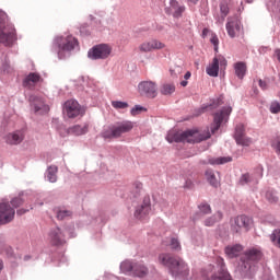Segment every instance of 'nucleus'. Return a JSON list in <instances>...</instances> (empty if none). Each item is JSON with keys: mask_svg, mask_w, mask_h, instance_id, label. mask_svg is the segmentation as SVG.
<instances>
[{"mask_svg": "<svg viewBox=\"0 0 280 280\" xmlns=\"http://www.w3.org/2000/svg\"><path fill=\"white\" fill-rule=\"evenodd\" d=\"M133 269H135V262H132L130 260H125L120 264V270L125 275H131L132 276Z\"/></svg>", "mask_w": 280, "mask_h": 280, "instance_id": "obj_31", "label": "nucleus"}, {"mask_svg": "<svg viewBox=\"0 0 280 280\" xmlns=\"http://www.w3.org/2000/svg\"><path fill=\"white\" fill-rule=\"evenodd\" d=\"M25 139V133L21 130L10 132L5 142L9 145H19L23 143V140Z\"/></svg>", "mask_w": 280, "mask_h": 280, "instance_id": "obj_19", "label": "nucleus"}, {"mask_svg": "<svg viewBox=\"0 0 280 280\" xmlns=\"http://www.w3.org/2000/svg\"><path fill=\"white\" fill-rule=\"evenodd\" d=\"M39 82H43V77H40V74L37 72H31L24 79L23 86H25L26 89H34V86H36V84H38Z\"/></svg>", "mask_w": 280, "mask_h": 280, "instance_id": "obj_20", "label": "nucleus"}, {"mask_svg": "<svg viewBox=\"0 0 280 280\" xmlns=\"http://www.w3.org/2000/svg\"><path fill=\"white\" fill-rule=\"evenodd\" d=\"M211 138L209 131L200 133L198 131L188 130V131H176L171 130L166 136V141L168 143H200V141H207Z\"/></svg>", "mask_w": 280, "mask_h": 280, "instance_id": "obj_2", "label": "nucleus"}, {"mask_svg": "<svg viewBox=\"0 0 280 280\" xmlns=\"http://www.w3.org/2000/svg\"><path fill=\"white\" fill-rule=\"evenodd\" d=\"M242 250H244V247H242V245L228 246L225 248V254L228 255V257H230V259H233V257H237L240 253H242Z\"/></svg>", "mask_w": 280, "mask_h": 280, "instance_id": "obj_27", "label": "nucleus"}, {"mask_svg": "<svg viewBox=\"0 0 280 280\" xmlns=\"http://www.w3.org/2000/svg\"><path fill=\"white\" fill-rule=\"evenodd\" d=\"M217 60L219 61V67H221V69H226L228 61L223 56H218Z\"/></svg>", "mask_w": 280, "mask_h": 280, "instance_id": "obj_45", "label": "nucleus"}, {"mask_svg": "<svg viewBox=\"0 0 280 280\" xmlns=\"http://www.w3.org/2000/svg\"><path fill=\"white\" fill-rule=\"evenodd\" d=\"M205 175L208 183H210L212 187H218V185H220V180L215 176V173L213 172V170H207Z\"/></svg>", "mask_w": 280, "mask_h": 280, "instance_id": "obj_28", "label": "nucleus"}, {"mask_svg": "<svg viewBox=\"0 0 280 280\" xmlns=\"http://www.w3.org/2000/svg\"><path fill=\"white\" fill-rule=\"evenodd\" d=\"M55 212L57 213V219L59 220H67V218H71L72 212L70 210H65L57 208L55 209Z\"/></svg>", "mask_w": 280, "mask_h": 280, "instance_id": "obj_33", "label": "nucleus"}, {"mask_svg": "<svg viewBox=\"0 0 280 280\" xmlns=\"http://www.w3.org/2000/svg\"><path fill=\"white\" fill-rule=\"evenodd\" d=\"M58 166L50 165L47 170V179L49 183H56L58 180Z\"/></svg>", "mask_w": 280, "mask_h": 280, "instance_id": "obj_30", "label": "nucleus"}, {"mask_svg": "<svg viewBox=\"0 0 280 280\" xmlns=\"http://www.w3.org/2000/svg\"><path fill=\"white\" fill-rule=\"evenodd\" d=\"M50 244L52 246H62L65 244V234L60 228H55L49 234Z\"/></svg>", "mask_w": 280, "mask_h": 280, "instance_id": "obj_18", "label": "nucleus"}, {"mask_svg": "<svg viewBox=\"0 0 280 280\" xmlns=\"http://www.w3.org/2000/svg\"><path fill=\"white\" fill-rule=\"evenodd\" d=\"M250 224H253L252 218H248L246 215H240L235 218L232 229L233 231H235V233H240L242 229H244V231H248V229H250Z\"/></svg>", "mask_w": 280, "mask_h": 280, "instance_id": "obj_16", "label": "nucleus"}, {"mask_svg": "<svg viewBox=\"0 0 280 280\" xmlns=\"http://www.w3.org/2000/svg\"><path fill=\"white\" fill-rule=\"evenodd\" d=\"M3 270V261L0 260V272Z\"/></svg>", "mask_w": 280, "mask_h": 280, "instance_id": "obj_54", "label": "nucleus"}, {"mask_svg": "<svg viewBox=\"0 0 280 280\" xmlns=\"http://www.w3.org/2000/svg\"><path fill=\"white\" fill-rule=\"evenodd\" d=\"M210 43L214 46V50L218 51V46L220 45V39L218 38V35H212Z\"/></svg>", "mask_w": 280, "mask_h": 280, "instance_id": "obj_46", "label": "nucleus"}, {"mask_svg": "<svg viewBox=\"0 0 280 280\" xmlns=\"http://www.w3.org/2000/svg\"><path fill=\"white\" fill-rule=\"evenodd\" d=\"M57 43L60 54V51H72V49H75V46L78 45V39H75V37L73 36L59 37L57 39Z\"/></svg>", "mask_w": 280, "mask_h": 280, "instance_id": "obj_15", "label": "nucleus"}, {"mask_svg": "<svg viewBox=\"0 0 280 280\" xmlns=\"http://www.w3.org/2000/svg\"><path fill=\"white\" fill-rule=\"evenodd\" d=\"M150 211H152V203L150 196H145L142 203L137 207L135 218H137V220H145L148 215H150Z\"/></svg>", "mask_w": 280, "mask_h": 280, "instance_id": "obj_12", "label": "nucleus"}, {"mask_svg": "<svg viewBox=\"0 0 280 280\" xmlns=\"http://www.w3.org/2000/svg\"><path fill=\"white\" fill-rule=\"evenodd\" d=\"M185 187H187V189H191V188L194 187V182H191V180H186Z\"/></svg>", "mask_w": 280, "mask_h": 280, "instance_id": "obj_49", "label": "nucleus"}, {"mask_svg": "<svg viewBox=\"0 0 280 280\" xmlns=\"http://www.w3.org/2000/svg\"><path fill=\"white\" fill-rule=\"evenodd\" d=\"M141 110H143L142 106L136 105L132 109H131V115L132 117H136V115H139V113H141Z\"/></svg>", "mask_w": 280, "mask_h": 280, "instance_id": "obj_47", "label": "nucleus"}, {"mask_svg": "<svg viewBox=\"0 0 280 280\" xmlns=\"http://www.w3.org/2000/svg\"><path fill=\"white\" fill-rule=\"evenodd\" d=\"M270 240H271L272 244H275V246L280 248V229L275 230L272 232V234L270 235Z\"/></svg>", "mask_w": 280, "mask_h": 280, "instance_id": "obj_36", "label": "nucleus"}, {"mask_svg": "<svg viewBox=\"0 0 280 280\" xmlns=\"http://www.w3.org/2000/svg\"><path fill=\"white\" fill-rule=\"evenodd\" d=\"M31 102H33V106L35 108V113H38L39 110H44L47 113L49 110V106L45 104V101L40 97L33 96L31 97Z\"/></svg>", "mask_w": 280, "mask_h": 280, "instance_id": "obj_24", "label": "nucleus"}, {"mask_svg": "<svg viewBox=\"0 0 280 280\" xmlns=\"http://www.w3.org/2000/svg\"><path fill=\"white\" fill-rule=\"evenodd\" d=\"M161 49H165V43L159 39L145 40L138 47V51H140V54H150L152 51H159Z\"/></svg>", "mask_w": 280, "mask_h": 280, "instance_id": "obj_11", "label": "nucleus"}, {"mask_svg": "<svg viewBox=\"0 0 280 280\" xmlns=\"http://www.w3.org/2000/svg\"><path fill=\"white\" fill-rule=\"evenodd\" d=\"M225 30L228 32V36L230 38H236V36H240L242 34V22L240 21L238 16H230L228 18V22L225 24Z\"/></svg>", "mask_w": 280, "mask_h": 280, "instance_id": "obj_8", "label": "nucleus"}, {"mask_svg": "<svg viewBox=\"0 0 280 280\" xmlns=\"http://www.w3.org/2000/svg\"><path fill=\"white\" fill-rule=\"evenodd\" d=\"M24 213H27V210L25 209L18 210V215H23Z\"/></svg>", "mask_w": 280, "mask_h": 280, "instance_id": "obj_52", "label": "nucleus"}, {"mask_svg": "<svg viewBox=\"0 0 280 280\" xmlns=\"http://www.w3.org/2000/svg\"><path fill=\"white\" fill-rule=\"evenodd\" d=\"M132 128H135V122L130 120H124L120 122H116L108 129H105L102 132V137L103 139H119V137H121L122 135L130 132Z\"/></svg>", "mask_w": 280, "mask_h": 280, "instance_id": "obj_5", "label": "nucleus"}, {"mask_svg": "<svg viewBox=\"0 0 280 280\" xmlns=\"http://www.w3.org/2000/svg\"><path fill=\"white\" fill-rule=\"evenodd\" d=\"M189 78H191V72L187 71L184 75V81L180 82V86H187L188 84L187 80H189Z\"/></svg>", "mask_w": 280, "mask_h": 280, "instance_id": "obj_48", "label": "nucleus"}, {"mask_svg": "<svg viewBox=\"0 0 280 280\" xmlns=\"http://www.w3.org/2000/svg\"><path fill=\"white\" fill-rule=\"evenodd\" d=\"M266 198H267L268 202H271V203H275V202H277V200H279L277 195H275V192H272V191H267Z\"/></svg>", "mask_w": 280, "mask_h": 280, "instance_id": "obj_40", "label": "nucleus"}, {"mask_svg": "<svg viewBox=\"0 0 280 280\" xmlns=\"http://www.w3.org/2000/svg\"><path fill=\"white\" fill-rule=\"evenodd\" d=\"M23 198H21V197H16V198H13L12 200H11V205H12V207H14L15 209H19V207H21L22 205H23Z\"/></svg>", "mask_w": 280, "mask_h": 280, "instance_id": "obj_41", "label": "nucleus"}, {"mask_svg": "<svg viewBox=\"0 0 280 280\" xmlns=\"http://www.w3.org/2000/svg\"><path fill=\"white\" fill-rule=\"evenodd\" d=\"M86 132H89V125H84V126L74 125L68 128V135H74L75 137L86 135Z\"/></svg>", "mask_w": 280, "mask_h": 280, "instance_id": "obj_22", "label": "nucleus"}, {"mask_svg": "<svg viewBox=\"0 0 280 280\" xmlns=\"http://www.w3.org/2000/svg\"><path fill=\"white\" fill-rule=\"evenodd\" d=\"M270 113H272L273 115H277V113H280V103L279 102L271 103Z\"/></svg>", "mask_w": 280, "mask_h": 280, "instance_id": "obj_43", "label": "nucleus"}, {"mask_svg": "<svg viewBox=\"0 0 280 280\" xmlns=\"http://www.w3.org/2000/svg\"><path fill=\"white\" fill-rule=\"evenodd\" d=\"M223 214L220 211H217L212 217L205 220L203 224L205 226H213L217 222H220L222 220Z\"/></svg>", "mask_w": 280, "mask_h": 280, "instance_id": "obj_29", "label": "nucleus"}, {"mask_svg": "<svg viewBox=\"0 0 280 280\" xmlns=\"http://www.w3.org/2000/svg\"><path fill=\"white\" fill-rule=\"evenodd\" d=\"M112 106L116 110H126V108H128L129 105L127 102L112 101Z\"/></svg>", "mask_w": 280, "mask_h": 280, "instance_id": "obj_35", "label": "nucleus"}, {"mask_svg": "<svg viewBox=\"0 0 280 280\" xmlns=\"http://www.w3.org/2000/svg\"><path fill=\"white\" fill-rule=\"evenodd\" d=\"M234 70H235V75L240 80H244V77L246 75V63L243 61H238L234 63Z\"/></svg>", "mask_w": 280, "mask_h": 280, "instance_id": "obj_26", "label": "nucleus"}, {"mask_svg": "<svg viewBox=\"0 0 280 280\" xmlns=\"http://www.w3.org/2000/svg\"><path fill=\"white\" fill-rule=\"evenodd\" d=\"M206 73L210 75L211 78H218L220 73V66L218 61V57H214L212 59V62L207 67Z\"/></svg>", "mask_w": 280, "mask_h": 280, "instance_id": "obj_21", "label": "nucleus"}, {"mask_svg": "<svg viewBox=\"0 0 280 280\" xmlns=\"http://www.w3.org/2000/svg\"><path fill=\"white\" fill-rule=\"evenodd\" d=\"M259 259H261V252L259 249L252 248L247 250L241 259L240 272L245 277H253L256 270L255 262L259 261Z\"/></svg>", "mask_w": 280, "mask_h": 280, "instance_id": "obj_3", "label": "nucleus"}, {"mask_svg": "<svg viewBox=\"0 0 280 280\" xmlns=\"http://www.w3.org/2000/svg\"><path fill=\"white\" fill-rule=\"evenodd\" d=\"M16 40V30L8 22V15L0 11V43L10 47Z\"/></svg>", "mask_w": 280, "mask_h": 280, "instance_id": "obj_4", "label": "nucleus"}, {"mask_svg": "<svg viewBox=\"0 0 280 280\" xmlns=\"http://www.w3.org/2000/svg\"><path fill=\"white\" fill-rule=\"evenodd\" d=\"M207 34H209V28H203L202 36H207Z\"/></svg>", "mask_w": 280, "mask_h": 280, "instance_id": "obj_53", "label": "nucleus"}, {"mask_svg": "<svg viewBox=\"0 0 280 280\" xmlns=\"http://www.w3.org/2000/svg\"><path fill=\"white\" fill-rule=\"evenodd\" d=\"M273 150L278 155H280V137L276 138L271 143Z\"/></svg>", "mask_w": 280, "mask_h": 280, "instance_id": "obj_44", "label": "nucleus"}, {"mask_svg": "<svg viewBox=\"0 0 280 280\" xmlns=\"http://www.w3.org/2000/svg\"><path fill=\"white\" fill-rule=\"evenodd\" d=\"M63 115L68 119H75L77 117L84 116V108H82V105L78 101L69 100L63 105Z\"/></svg>", "mask_w": 280, "mask_h": 280, "instance_id": "obj_7", "label": "nucleus"}, {"mask_svg": "<svg viewBox=\"0 0 280 280\" xmlns=\"http://www.w3.org/2000/svg\"><path fill=\"white\" fill-rule=\"evenodd\" d=\"M138 91L140 95H144V97H150L154 100L159 95V89L156 88V83L152 81H142L138 85Z\"/></svg>", "mask_w": 280, "mask_h": 280, "instance_id": "obj_9", "label": "nucleus"}, {"mask_svg": "<svg viewBox=\"0 0 280 280\" xmlns=\"http://www.w3.org/2000/svg\"><path fill=\"white\" fill-rule=\"evenodd\" d=\"M217 266L219 268V272L212 275L208 280H233L231 279V275L226 269H224V259L223 258H217Z\"/></svg>", "mask_w": 280, "mask_h": 280, "instance_id": "obj_17", "label": "nucleus"}, {"mask_svg": "<svg viewBox=\"0 0 280 280\" xmlns=\"http://www.w3.org/2000/svg\"><path fill=\"white\" fill-rule=\"evenodd\" d=\"M233 113V108L231 106L223 107L220 112L214 114V122L211 127L212 135H215L218 130H220V126H222V121H229V115Z\"/></svg>", "mask_w": 280, "mask_h": 280, "instance_id": "obj_10", "label": "nucleus"}, {"mask_svg": "<svg viewBox=\"0 0 280 280\" xmlns=\"http://www.w3.org/2000/svg\"><path fill=\"white\" fill-rule=\"evenodd\" d=\"M15 214H16V211H14V208L10 207V203H5V202L0 203V225L10 224V222L14 220Z\"/></svg>", "mask_w": 280, "mask_h": 280, "instance_id": "obj_13", "label": "nucleus"}, {"mask_svg": "<svg viewBox=\"0 0 280 280\" xmlns=\"http://www.w3.org/2000/svg\"><path fill=\"white\" fill-rule=\"evenodd\" d=\"M234 139L237 145L248 147L253 143V139L246 137V128L243 124H238L235 128Z\"/></svg>", "mask_w": 280, "mask_h": 280, "instance_id": "obj_14", "label": "nucleus"}, {"mask_svg": "<svg viewBox=\"0 0 280 280\" xmlns=\"http://www.w3.org/2000/svg\"><path fill=\"white\" fill-rule=\"evenodd\" d=\"M259 86L260 89H262L265 91V89H267V84L266 82H264L262 80H259Z\"/></svg>", "mask_w": 280, "mask_h": 280, "instance_id": "obj_51", "label": "nucleus"}, {"mask_svg": "<svg viewBox=\"0 0 280 280\" xmlns=\"http://www.w3.org/2000/svg\"><path fill=\"white\" fill-rule=\"evenodd\" d=\"M253 180V176L250 174L246 173L241 176L240 183L242 185H248Z\"/></svg>", "mask_w": 280, "mask_h": 280, "instance_id": "obj_39", "label": "nucleus"}, {"mask_svg": "<svg viewBox=\"0 0 280 280\" xmlns=\"http://www.w3.org/2000/svg\"><path fill=\"white\" fill-rule=\"evenodd\" d=\"M233 161V158L231 156H224V158H218L215 160H210L211 165H224V163H231Z\"/></svg>", "mask_w": 280, "mask_h": 280, "instance_id": "obj_34", "label": "nucleus"}, {"mask_svg": "<svg viewBox=\"0 0 280 280\" xmlns=\"http://www.w3.org/2000/svg\"><path fill=\"white\" fill-rule=\"evenodd\" d=\"M170 246H171L172 250H177L178 252V250L182 249L180 242H178V238H176V237L171 238Z\"/></svg>", "mask_w": 280, "mask_h": 280, "instance_id": "obj_38", "label": "nucleus"}, {"mask_svg": "<svg viewBox=\"0 0 280 280\" xmlns=\"http://www.w3.org/2000/svg\"><path fill=\"white\" fill-rule=\"evenodd\" d=\"M149 270L148 267H145V265H143V262H135L133 264V272H132V277H147Z\"/></svg>", "mask_w": 280, "mask_h": 280, "instance_id": "obj_23", "label": "nucleus"}, {"mask_svg": "<svg viewBox=\"0 0 280 280\" xmlns=\"http://www.w3.org/2000/svg\"><path fill=\"white\" fill-rule=\"evenodd\" d=\"M199 213H201V215H209V213H211V206L208 203L199 205Z\"/></svg>", "mask_w": 280, "mask_h": 280, "instance_id": "obj_37", "label": "nucleus"}, {"mask_svg": "<svg viewBox=\"0 0 280 280\" xmlns=\"http://www.w3.org/2000/svg\"><path fill=\"white\" fill-rule=\"evenodd\" d=\"M160 266L168 268L171 275L177 279H187L189 277V267L182 258L173 257L167 253H162L158 256Z\"/></svg>", "mask_w": 280, "mask_h": 280, "instance_id": "obj_1", "label": "nucleus"}, {"mask_svg": "<svg viewBox=\"0 0 280 280\" xmlns=\"http://www.w3.org/2000/svg\"><path fill=\"white\" fill-rule=\"evenodd\" d=\"M135 187H136V189H138V191H141V189L143 188V184L138 182L135 184Z\"/></svg>", "mask_w": 280, "mask_h": 280, "instance_id": "obj_50", "label": "nucleus"}, {"mask_svg": "<svg viewBox=\"0 0 280 280\" xmlns=\"http://www.w3.org/2000/svg\"><path fill=\"white\" fill-rule=\"evenodd\" d=\"M113 54V46L108 44H98L92 47L88 56L91 60H106Z\"/></svg>", "mask_w": 280, "mask_h": 280, "instance_id": "obj_6", "label": "nucleus"}, {"mask_svg": "<svg viewBox=\"0 0 280 280\" xmlns=\"http://www.w3.org/2000/svg\"><path fill=\"white\" fill-rule=\"evenodd\" d=\"M170 5L171 10L173 11V16H175V19H178L185 12V7L180 5L176 0H171Z\"/></svg>", "mask_w": 280, "mask_h": 280, "instance_id": "obj_25", "label": "nucleus"}, {"mask_svg": "<svg viewBox=\"0 0 280 280\" xmlns=\"http://www.w3.org/2000/svg\"><path fill=\"white\" fill-rule=\"evenodd\" d=\"M220 12H221L223 19H226V16H229V4L222 3L220 5Z\"/></svg>", "mask_w": 280, "mask_h": 280, "instance_id": "obj_42", "label": "nucleus"}, {"mask_svg": "<svg viewBox=\"0 0 280 280\" xmlns=\"http://www.w3.org/2000/svg\"><path fill=\"white\" fill-rule=\"evenodd\" d=\"M175 91L176 86L172 83H164L160 89V93H162V95H172Z\"/></svg>", "mask_w": 280, "mask_h": 280, "instance_id": "obj_32", "label": "nucleus"}]
</instances>
